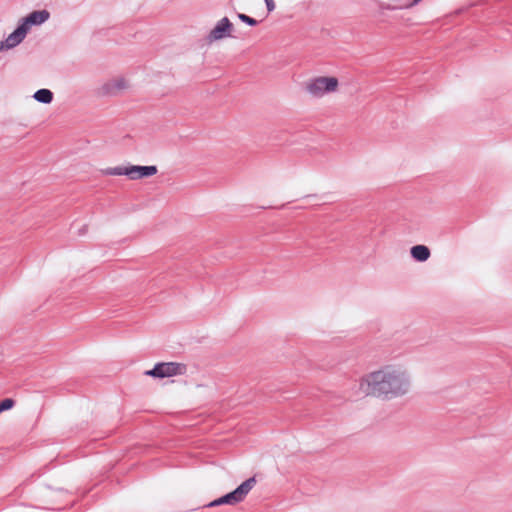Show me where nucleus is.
<instances>
[{
	"label": "nucleus",
	"mask_w": 512,
	"mask_h": 512,
	"mask_svg": "<svg viewBox=\"0 0 512 512\" xmlns=\"http://www.w3.org/2000/svg\"><path fill=\"white\" fill-rule=\"evenodd\" d=\"M412 258L418 262H425L429 259L430 249L425 245H415L410 249Z\"/></svg>",
	"instance_id": "nucleus-10"
},
{
	"label": "nucleus",
	"mask_w": 512,
	"mask_h": 512,
	"mask_svg": "<svg viewBox=\"0 0 512 512\" xmlns=\"http://www.w3.org/2000/svg\"><path fill=\"white\" fill-rule=\"evenodd\" d=\"M50 17V13L47 10H38L33 11L26 17L21 20V25L24 26L25 30L28 32L31 26L33 25H41L45 21H47Z\"/></svg>",
	"instance_id": "nucleus-9"
},
{
	"label": "nucleus",
	"mask_w": 512,
	"mask_h": 512,
	"mask_svg": "<svg viewBox=\"0 0 512 512\" xmlns=\"http://www.w3.org/2000/svg\"><path fill=\"white\" fill-rule=\"evenodd\" d=\"M411 377L406 369L397 365H385L364 375L359 390L366 396L384 401L404 397L410 392Z\"/></svg>",
	"instance_id": "nucleus-1"
},
{
	"label": "nucleus",
	"mask_w": 512,
	"mask_h": 512,
	"mask_svg": "<svg viewBox=\"0 0 512 512\" xmlns=\"http://www.w3.org/2000/svg\"><path fill=\"white\" fill-rule=\"evenodd\" d=\"M158 172L157 166H140V165H127L108 167L101 170V173L106 176H122L125 175L131 180H139L155 175Z\"/></svg>",
	"instance_id": "nucleus-2"
},
{
	"label": "nucleus",
	"mask_w": 512,
	"mask_h": 512,
	"mask_svg": "<svg viewBox=\"0 0 512 512\" xmlns=\"http://www.w3.org/2000/svg\"><path fill=\"white\" fill-rule=\"evenodd\" d=\"M265 1V4H266V7H267V10L269 12H272L274 9H275V3H274V0H264Z\"/></svg>",
	"instance_id": "nucleus-14"
},
{
	"label": "nucleus",
	"mask_w": 512,
	"mask_h": 512,
	"mask_svg": "<svg viewBox=\"0 0 512 512\" xmlns=\"http://www.w3.org/2000/svg\"><path fill=\"white\" fill-rule=\"evenodd\" d=\"M185 368V365L181 363L162 362L157 363L153 369L147 371L146 375L157 378L171 377L184 373Z\"/></svg>",
	"instance_id": "nucleus-5"
},
{
	"label": "nucleus",
	"mask_w": 512,
	"mask_h": 512,
	"mask_svg": "<svg viewBox=\"0 0 512 512\" xmlns=\"http://www.w3.org/2000/svg\"><path fill=\"white\" fill-rule=\"evenodd\" d=\"M338 87V80L335 77H317L306 84L307 92L316 98H320L327 93L333 92Z\"/></svg>",
	"instance_id": "nucleus-4"
},
{
	"label": "nucleus",
	"mask_w": 512,
	"mask_h": 512,
	"mask_svg": "<svg viewBox=\"0 0 512 512\" xmlns=\"http://www.w3.org/2000/svg\"><path fill=\"white\" fill-rule=\"evenodd\" d=\"M126 87L127 83L124 78L111 79L99 88V94L102 96H114Z\"/></svg>",
	"instance_id": "nucleus-8"
},
{
	"label": "nucleus",
	"mask_w": 512,
	"mask_h": 512,
	"mask_svg": "<svg viewBox=\"0 0 512 512\" xmlns=\"http://www.w3.org/2000/svg\"><path fill=\"white\" fill-rule=\"evenodd\" d=\"M232 28L233 24L227 17H224L221 20H219L215 27L210 31L208 35V40L210 42H213L226 37H230Z\"/></svg>",
	"instance_id": "nucleus-6"
},
{
	"label": "nucleus",
	"mask_w": 512,
	"mask_h": 512,
	"mask_svg": "<svg viewBox=\"0 0 512 512\" xmlns=\"http://www.w3.org/2000/svg\"><path fill=\"white\" fill-rule=\"evenodd\" d=\"M15 402L11 398H6L0 402V414L6 410L11 409L14 406Z\"/></svg>",
	"instance_id": "nucleus-12"
},
{
	"label": "nucleus",
	"mask_w": 512,
	"mask_h": 512,
	"mask_svg": "<svg viewBox=\"0 0 512 512\" xmlns=\"http://www.w3.org/2000/svg\"><path fill=\"white\" fill-rule=\"evenodd\" d=\"M421 1H422V0H414L412 4H413V5H417V4H418L419 2H421Z\"/></svg>",
	"instance_id": "nucleus-15"
},
{
	"label": "nucleus",
	"mask_w": 512,
	"mask_h": 512,
	"mask_svg": "<svg viewBox=\"0 0 512 512\" xmlns=\"http://www.w3.org/2000/svg\"><path fill=\"white\" fill-rule=\"evenodd\" d=\"M27 33L28 32L25 30L24 26L19 24L17 28L11 34H9L5 40L0 41V51L9 50L16 47L24 40Z\"/></svg>",
	"instance_id": "nucleus-7"
},
{
	"label": "nucleus",
	"mask_w": 512,
	"mask_h": 512,
	"mask_svg": "<svg viewBox=\"0 0 512 512\" xmlns=\"http://www.w3.org/2000/svg\"><path fill=\"white\" fill-rule=\"evenodd\" d=\"M238 18L242 22H244L245 24H247L249 26H255L257 24V21L254 18H252V17H250V16H248L246 14L240 13V14H238Z\"/></svg>",
	"instance_id": "nucleus-13"
},
{
	"label": "nucleus",
	"mask_w": 512,
	"mask_h": 512,
	"mask_svg": "<svg viewBox=\"0 0 512 512\" xmlns=\"http://www.w3.org/2000/svg\"><path fill=\"white\" fill-rule=\"evenodd\" d=\"M256 484L255 477H250L244 482H242L235 490L227 493L226 495L210 502L208 504L209 507L219 506L223 504L235 505L237 503L242 502L248 493L252 490V488Z\"/></svg>",
	"instance_id": "nucleus-3"
},
{
	"label": "nucleus",
	"mask_w": 512,
	"mask_h": 512,
	"mask_svg": "<svg viewBox=\"0 0 512 512\" xmlns=\"http://www.w3.org/2000/svg\"><path fill=\"white\" fill-rule=\"evenodd\" d=\"M33 98L40 103L50 104L53 100V93L49 89L42 88L34 93Z\"/></svg>",
	"instance_id": "nucleus-11"
}]
</instances>
